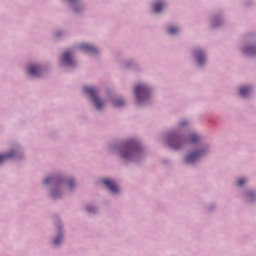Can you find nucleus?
<instances>
[{
    "label": "nucleus",
    "instance_id": "obj_4",
    "mask_svg": "<svg viewBox=\"0 0 256 256\" xmlns=\"http://www.w3.org/2000/svg\"><path fill=\"white\" fill-rule=\"evenodd\" d=\"M102 183L106 185V187L112 192V193H119V186L115 181L111 179H104L102 180Z\"/></svg>",
    "mask_w": 256,
    "mask_h": 256
},
{
    "label": "nucleus",
    "instance_id": "obj_5",
    "mask_svg": "<svg viewBox=\"0 0 256 256\" xmlns=\"http://www.w3.org/2000/svg\"><path fill=\"white\" fill-rule=\"evenodd\" d=\"M62 61L65 65L71 67L73 65V58L71 57V52L67 51L62 55Z\"/></svg>",
    "mask_w": 256,
    "mask_h": 256
},
{
    "label": "nucleus",
    "instance_id": "obj_17",
    "mask_svg": "<svg viewBox=\"0 0 256 256\" xmlns=\"http://www.w3.org/2000/svg\"><path fill=\"white\" fill-rule=\"evenodd\" d=\"M246 53H249V55H255L256 53V47H250L246 50Z\"/></svg>",
    "mask_w": 256,
    "mask_h": 256
},
{
    "label": "nucleus",
    "instance_id": "obj_24",
    "mask_svg": "<svg viewBox=\"0 0 256 256\" xmlns=\"http://www.w3.org/2000/svg\"><path fill=\"white\" fill-rule=\"evenodd\" d=\"M52 195H53L54 197H57V194H56L55 192H53Z\"/></svg>",
    "mask_w": 256,
    "mask_h": 256
},
{
    "label": "nucleus",
    "instance_id": "obj_18",
    "mask_svg": "<svg viewBox=\"0 0 256 256\" xmlns=\"http://www.w3.org/2000/svg\"><path fill=\"white\" fill-rule=\"evenodd\" d=\"M246 182H247V180L245 178H241V179L238 180L237 185L239 187H241V186L245 185Z\"/></svg>",
    "mask_w": 256,
    "mask_h": 256
},
{
    "label": "nucleus",
    "instance_id": "obj_2",
    "mask_svg": "<svg viewBox=\"0 0 256 256\" xmlns=\"http://www.w3.org/2000/svg\"><path fill=\"white\" fill-rule=\"evenodd\" d=\"M84 91L90 95V97L92 98V100L95 103V106L98 110L103 109V107H105V102L101 101L98 97H97V90L94 87H85Z\"/></svg>",
    "mask_w": 256,
    "mask_h": 256
},
{
    "label": "nucleus",
    "instance_id": "obj_22",
    "mask_svg": "<svg viewBox=\"0 0 256 256\" xmlns=\"http://www.w3.org/2000/svg\"><path fill=\"white\" fill-rule=\"evenodd\" d=\"M255 196V194L253 193V192H248L247 193V197L251 200V199H253V197Z\"/></svg>",
    "mask_w": 256,
    "mask_h": 256
},
{
    "label": "nucleus",
    "instance_id": "obj_12",
    "mask_svg": "<svg viewBox=\"0 0 256 256\" xmlns=\"http://www.w3.org/2000/svg\"><path fill=\"white\" fill-rule=\"evenodd\" d=\"M251 93V88L250 87H241L240 88V95L242 97H247Z\"/></svg>",
    "mask_w": 256,
    "mask_h": 256
},
{
    "label": "nucleus",
    "instance_id": "obj_15",
    "mask_svg": "<svg viewBox=\"0 0 256 256\" xmlns=\"http://www.w3.org/2000/svg\"><path fill=\"white\" fill-rule=\"evenodd\" d=\"M168 33L170 35H175V33H179V29L172 26L168 29Z\"/></svg>",
    "mask_w": 256,
    "mask_h": 256
},
{
    "label": "nucleus",
    "instance_id": "obj_9",
    "mask_svg": "<svg viewBox=\"0 0 256 256\" xmlns=\"http://www.w3.org/2000/svg\"><path fill=\"white\" fill-rule=\"evenodd\" d=\"M195 55H196V59L198 61V65H203V63H205V54H203V51L197 50L195 52Z\"/></svg>",
    "mask_w": 256,
    "mask_h": 256
},
{
    "label": "nucleus",
    "instance_id": "obj_3",
    "mask_svg": "<svg viewBox=\"0 0 256 256\" xmlns=\"http://www.w3.org/2000/svg\"><path fill=\"white\" fill-rule=\"evenodd\" d=\"M135 151V146L133 145V143H129L127 146L123 147L121 150V157H123V159H129V157H131V155H133Z\"/></svg>",
    "mask_w": 256,
    "mask_h": 256
},
{
    "label": "nucleus",
    "instance_id": "obj_21",
    "mask_svg": "<svg viewBox=\"0 0 256 256\" xmlns=\"http://www.w3.org/2000/svg\"><path fill=\"white\" fill-rule=\"evenodd\" d=\"M73 185H75V181L73 179L68 181V187L69 189H73Z\"/></svg>",
    "mask_w": 256,
    "mask_h": 256
},
{
    "label": "nucleus",
    "instance_id": "obj_19",
    "mask_svg": "<svg viewBox=\"0 0 256 256\" xmlns=\"http://www.w3.org/2000/svg\"><path fill=\"white\" fill-rule=\"evenodd\" d=\"M63 237L62 236H58L56 239H54L53 243L54 245H59V243H61Z\"/></svg>",
    "mask_w": 256,
    "mask_h": 256
},
{
    "label": "nucleus",
    "instance_id": "obj_20",
    "mask_svg": "<svg viewBox=\"0 0 256 256\" xmlns=\"http://www.w3.org/2000/svg\"><path fill=\"white\" fill-rule=\"evenodd\" d=\"M9 159V155L0 154V161H7Z\"/></svg>",
    "mask_w": 256,
    "mask_h": 256
},
{
    "label": "nucleus",
    "instance_id": "obj_23",
    "mask_svg": "<svg viewBox=\"0 0 256 256\" xmlns=\"http://www.w3.org/2000/svg\"><path fill=\"white\" fill-rule=\"evenodd\" d=\"M87 211L89 212V213H91V211H93V210H91V208L88 206L87 208Z\"/></svg>",
    "mask_w": 256,
    "mask_h": 256
},
{
    "label": "nucleus",
    "instance_id": "obj_7",
    "mask_svg": "<svg viewBox=\"0 0 256 256\" xmlns=\"http://www.w3.org/2000/svg\"><path fill=\"white\" fill-rule=\"evenodd\" d=\"M28 73L34 77H39V75H41V68L39 66L31 65L28 67Z\"/></svg>",
    "mask_w": 256,
    "mask_h": 256
},
{
    "label": "nucleus",
    "instance_id": "obj_6",
    "mask_svg": "<svg viewBox=\"0 0 256 256\" xmlns=\"http://www.w3.org/2000/svg\"><path fill=\"white\" fill-rule=\"evenodd\" d=\"M81 51H86L87 53H98L97 48H95L94 46H91L90 44H82L80 46Z\"/></svg>",
    "mask_w": 256,
    "mask_h": 256
},
{
    "label": "nucleus",
    "instance_id": "obj_11",
    "mask_svg": "<svg viewBox=\"0 0 256 256\" xmlns=\"http://www.w3.org/2000/svg\"><path fill=\"white\" fill-rule=\"evenodd\" d=\"M164 7H165V4H163V2H156L154 5L155 13H161Z\"/></svg>",
    "mask_w": 256,
    "mask_h": 256
},
{
    "label": "nucleus",
    "instance_id": "obj_13",
    "mask_svg": "<svg viewBox=\"0 0 256 256\" xmlns=\"http://www.w3.org/2000/svg\"><path fill=\"white\" fill-rule=\"evenodd\" d=\"M198 141H199V136H197V134H192L188 138V143H197Z\"/></svg>",
    "mask_w": 256,
    "mask_h": 256
},
{
    "label": "nucleus",
    "instance_id": "obj_16",
    "mask_svg": "<svg viewBox=\"0 0 256 256\" xmlns=\"http://www.w3.org/2000/svg\"><path fill=\"white\" fill-rule=\"evenodd\" d=\"M55 182L54 177H48L44 180V185H51V183Z\"/></svg>",
    "mask_w": 256,
    "mask_h": 256
},
{
    "label": "nucleus",
    "instance_id": "obj_10",
    "mask_svg": "<svg viewBox=\"0 0 256 256\" xmlns=\"http://www.w3.org/2000/svg\"><path fill=\"white\" fill-rule=\"evenodd\" d=\"M201 155H203V152H201V151L193 152V153L188 155L187 161H195L199 157H201Z\"/></svg>",
    "mask_w": 256,
    "mask_h": 256
},
{
    "label": "nucleus",
    "instance_id": "obj_8",
    "mask_svg": "<svg viewBox=\"0 0 256 256\" xmlns=\"http://www.w3.org/2000/svg\"><path fill=\"white\" fill-rule=\"evenodd\" d=\"M181 143H183V139L174 138L172 142H170V147H172V149H181Z\"/></svg>",
    "mask_w": 256,
    "mask_h": 256
},
{
    "label": "nucleus",
    "instance_id": "obj_14",
    "mask_svg": "<svg viewBox=\"0 0 256 256\" xmlns=\"http://www.w3.org/2000/svg\"><path fill=\"white\" fill-rule=\"evenodd\" d=\"M114 105L116 107H123V105H125V101L123 99H118L114 101Z\"/></svg>",
    "mask_w": 256,
    "mask_h": 256
},
{
    "label": "nucleus",
    "instance_id": "obj_1",
    "mask_svg": "<svg viewBox=\"0 0 256 256\" xmlns=\"http://www.w3.org/2000/svg\"><path fill=\"white\" fill-rule=\"evenodd\" d=\"M150 91L145 85H138L135 88V95L137 103H141L142 101H146V99H149Z\"/></svg>",
    "mask_w": 256,
    "mask_h": 256
}]
</instances>
